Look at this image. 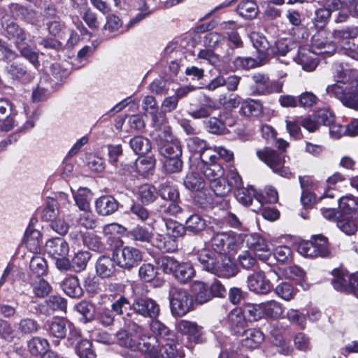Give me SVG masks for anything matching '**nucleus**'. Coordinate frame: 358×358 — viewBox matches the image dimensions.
<instances>
[{"label":"nucleus","instance_id":"nucleus-61","mask_svg":"<svg viewBox=\"0 0 358 358\" xmlns=\"http://www.w3.org/2000/svg\"><path fill=\"white\" fill-rule=\"evenodd\" d=\"M47 308L54 312H64L67 310V299L59 294H52L45 301Z\"/></svg>","mask_w":358,"mask_h":358},{"label":"nucleus","instance_id":"nucleus-8","mask_svg":"<svg viewBox=\"0 0 358 358\" xmlns=\"http://www.w3.org/2000/svg\"><path fill=\"white\" fill-rule=\"evenodd\" d=\"M176 329L178 332L185 337V346L189 349H194L196 345L202 344L206 341L203 327L196 322L181 320L177 322Z\"/></svg>","mask_w":358,"mask_h":358},{"label":"nucleus","instance_id":"nucleus-20","mask_svg":"<svg viewBox=\"0 0 358 358\" xmlns=\"http://www.w3.org/2000/svg\"><path fill=\"white\" fill-rule=\"evenodd\" d=\"M248 287L251 292L258 294H267L271 290L272 284L263 271H255L248 277Z\"/></svg>","mask_w":358,"mask_h":358},{"label":"nucleus","instance_id":"nucleus-22","mask_svg":"<svg viewBox=\"0 0 358 358\" xmlns=\"http://www.w3.org/2000/svg\"><path fill=\"white\" fill-rule=\"evenodd\" d=\"M250 39L257 51V58L264 64L268 63L270 59L269 53L271 44L266 36L259 32H252Z\"/></svg>","mask_w":358,"mask_h":358},{"label":"nucleus","instance_id":"nucleus-39","mask_svg":"<svg viewBox=\"0 0 358 358\" xmlns=\"http://www.w3.org/2000/svg\"><path fill=\"white\" fill-rule=\"evenodd\" d=\"M152 245L163 253L173 252L178 250V240L166 234H157Z\"/></svg>","mask_w":358,"mask_h":358},{"label":"nucleus","instance_id":"nucleus-7","mask_svg":"<svg viewBox=\"0 0 358 358\" xmlns=\"http://www.w3.org/2000/svg\"><path fill=\"white\" fill-rule=\"evenodd\" d=\"M161 267L165 273L172 274L181 283H186L195 275V270L189 262H179L171 257L161 259Z\"/></svg>","mask_w":358,"mask_h":358},{"label":"nucleus","instance_id":"nucleus-36","mask_svg":"<svg viewBox=\"0 0 358 358\" xmlns=\"http://www.w3.org/2000/svg\"><path fill=\"white\" fill-rule=\"evenodd\" d=\"M193 203L199 209L209 210L214 208V198L208 188H203L194 193Z\"/></svg>","mask_w":358,"mask_h":358},{"label":"nucleus","instance_id":"nucleus-51","mask_svg":"<svg viewBox=\"0 0 358 358\" xmlns=\"http://www.w3.org/2000/svg\"><path fill=\"white\" fill-rule=\"evenodd\" d=\"M238 308L241 310L247 322L257 321L264 315L263 310L259 304L246 303Z\"/></svg>","mask_w":358,"mask_h":358},{"label":"nucleus","instance_id":"nucleus-62","mask_svg":"<svg viewBox=\"0 0 358 358\" xmlns=\"http://www.w3.org/2000/svg\"><path fill=\"white\" fill-rule=\"evenodd\" d=\"M92 255L88 251H78L71 259L72 270L76 273L84 271Z\"/></svg>","mask_w":358,"mask_h":358},{"label":"nucleus","instance_id":"nucleus-60","mask_svg":"<svg viewBox=\"0 0 358 358\" xmlns=\"http://www.w3.org/2000/svg\"><path fill=\"white\" fill-rule=\"evenodd\" d=\"M75 310L82 315L85 323L94 320L96 310L95 306L86 300L80 301L76 304Z\"/></svg>","mask_w":358,"mask_h":358},{"label":"nucleus","instance_id":"nucleus-21","mask_svg":"<svg viewBox=\"0 0 358 358\" xmlns=\"http://www.w3.org/2000/svg\"><path fill=\"white\" fill-rule=\"evenodd\" d=\"M117 262L108 255H101L95 263L96 274L101 279H110L116 277Z\"/></svg>","mask_w":358,"mask_h":358},{"label":"nucleus","instance_id":"nucleus-31","mask_svg":"<svg viewBox=\"0 0 358 358\" xmlns=\"http://www.w3.org/2000/svg\"><path fill=\"white\" fill-rule=\"evenodd\" d=\"M45 252L52 259L68 255L69 252V243L62 238H52L49 239L45 245Z\"/></svg>","mask_w":358,"mask_h":358},{"label":"nucleus","instance_id":"nucleus-53","mask_svg":"<svg viewBox=\"0 0 358 358\" xmlns=\"http://www.w3.org/2000/svg\"><path fill=\"white\" fill-rule=\"evenodd\" d=\"M233 71L249 70L264 65L259 59L251 57H236L233 61Z\"/></svg>","mask_w":358,"mask_h":358},{"label":"nucleus","instance_id":"nucleus-12","mask_svg":"<svg viewBox=\"0 0 358 358\" xmlns=\"http://www.w3.org/2000/svg\"><path fill=\"white\" fill-rule=\"evenodd\" d=\"M311 48L317 54L330 57L335 54L337 46L334 44L332 34L326 29L317 31L311 38Z\"/></svg>","mask_w":358,"mask_h":358},{"label":"nucleus","instance_id":"nucleus-13","mask_svg":"<svg viewBox=\"0 0 358 358\" xmlns=\"http://www.w3.org/2000/svg\"><path fill=\"white\" fill-rule=\"evenodd\" d=\"M1 35L14 45L22 44L24 41H30L31 35L24 27L16 21L7 19L1 23Z\"/></svg>","mask_w":358,"mask_h":358},{"label":"nucleus","instance_id":"nucleus-58","mask_svg":"<svg viewBox=\"0 0 358 358\" xmlns=\"http://www.w3.org/2000/svg\"><path fill=\"white\" fill-rule=\"evenodd\" d=\"M274 292L285 301H290L294 298L297 289L292 282L282 281L275 287Z\"/></svg>","mask_w":358,"mask_h":358},{"label":"nucleus","instance_id":"nucleus-32","mask_svg":"<svg viewBox=\"0 0 358 358\" xmlns=\"http://www.w3.org/2000/svg\"><path fill=\"white\" fill-rule=\"evenodd\" d=\"M198 169L210 182L223 178L224 174V169L219 161L198 164Z\"/></svg>","mask_w":358,"mask_h":358},{"label":"nucleus","instance_id":"nucleus-54","mask_svg":"<svg viewBox=\"0 0 358 358\" xmlns=\"http://www.w3.org/2000/svg\"><path fill=\"white\" fill-rule=\"evenodd\" d=\"M271 342L279 348V352L284 355H290L293 352V348L289 342L285 339L282 334L277 329H274L271 331Z\"/></svg>","mask_w":358,"mask_h":358},{"label":"nucleus","instance_id":"nucleus-23","mask_svg":"<svg viewBox=\"0 0 358 358\" xmlns=\"http://www.w3.org/2000/svg\"><path fill=\"white\" fill-rule=\"evenodd\" d=\"M69 322L64 317H55L45 324L48 334L58 339L57 341H54L55 346L59 344V340L66 338Z\"/></svg>","mask_w":358,"mask_h":358},{"label":"nucleus","instance_id":"nucleus-64","mask_svg":"<svg viewBox=\"0 0 358 358\" xmlns=\"http://www.w3.org/2000/svg\"><path fill=\"white\" fill-rule=\"evenodd\" d=\"M79 358H96V352L92 342L86 338L74 350Z\"/></svg>","mask_w":358,"mask_h":358},{"label":"nucleus","instance_id":"nucleus-43","mask_svg":"<svg viewBox=\"0 0 358 358\" xmlns=\"http://www.w3.org/2000/svg\"><path fill=\"white\" fill-rule=\"evenodd\" d=\"M184 226L189 234L198 235L205 229L206 222L201 215L193 213L187 218Z\"/></svg>","mask_w":358,"mask_h":358},{"label":"nucleus","instance_id":"nucleus-16","mask_svg":"<svg viewBox=\"0 0 358 358\" xmlns=\"http://www.w3.org/2000/svg\"><path fill=\"white\" fill-rule=\"evenodd\" d=\"M247 247L254 252L259 260L266 262L271 255V250L268 242L262 236L257 233H253L245 236Z\"/></svg>","mask_w":358,"mask_h":358},{"label":"nucleus","instance_id":"nucleus-15","mask_svg":"<svg viewBox=\"0 0 358 358\" xmlns=\"http://www.w3.org/2000/svg\"><path fill=\"white\" fill-rule=\"evenodd\" d=\"M235 120L229 112L220 113L217 117H210L204 121L206 130L213 134L223 135L229 132L227 127H232Z\"/></svg>","mask_w":358,"mask_h":358},{"label":"nucleus","instance_id":"nucleus-5","mask_svg":"<svg viewBox=\"0 0 358 358\" xmlns=\"http://www.w3.org/2000/svg\"><path fill=\"white\" fill-rule=\"evenodd\" d=\"M169 299L171 313L174 317H183L194 310L193 296L185 289L172 287Z\"/></svg>","mask_w":358,"mask_h":358},{"label":"nucleus","instance_id":"nucleus-41","mask_svg":"<svg viewBox=\"0 0 358 358\" xmlns=\"http://www.w3.org/2000/svg\"><path fill=\"white\" fill-rule=\"evenodd\" d=\"M236 12L245 20H253L258 15L259 6L255 0H242L236 7Z\"/></svg>","mask_w":358,"mask_h":358},{"label":"nucleus","instance_id":"nucleus-49","mask_svg":"<svg viewBox=\"0 0 358 358\" xmlns=\"http://www.w3.org/2000/svg\"><path fill=\"white\" fill-rule=\"evenodd\" d=\"M8 8L10 15L15 19L28 20L33 17L35 14L34 10L18 3H10L8 6Z\"/></svg>","mask_w":358,"mask_h":358},{"label":"nucleus","instance_id":"nucleus-34","mask_svg":"<svg viewBox=\"0 0 358 358\" xmlns=\"http://www.w3.org/2000/svg\"><path fill=\"white\" fill-rule=\"evenodd\" d=\"M30 271L26 274L22 273L23 279L33 277H42L48 273V264L45 259L40 255H34L29 263Z\"/></svg>","mask_w":358,"mask_h":358},{"label":"nucleus","instance_id":"nucleus-14","mask_svg":"<svg viewBox=\"0 0 358 358\" xmlns=\"http://www.w3.org/2000/svg\"><path fill=\"white\" fill-rule=\"evenodd\" d=\"M131 310L137 315L152 320L157 319L160 313L159 305L155 300L143 296L134 298L131 305Z\"/></svg>","mask_w":358,"mask_h":358},{"label":"nucleus","instance_id":"nucleus-10","mask_svg":"<svg viewBox=\"0 0 358 358\" xmlns=\"http://www.w3.org/2000/svg\"><path fill=\"white\" fill-rule=\"evenodd\" d=\"M252 84L250 86L251 94L253 96L268 95L272 93L282 92V84L273 81L268 74L255 73L251 77Z\"/></svg>","mask_w":358,"mask_h":358},{"label":"nucleus","instance_id":"nucleus-48","mask_svg":"<svg viewBox=\"0 0 358 358\" xmlns=\"http://www.w3.org/2000/svg\"><path fill=\"white\" fill-rule=\"evenodd\" d=\"M27 348L32 356H42L48 350L49 343L45 338L35 336L28 341Z\"/></svg>","mask_w":358,"mask_h":358},{"label":"nucleus","instance_id":"nucleus-26","mask_svg":"<svg viewBox=\"0 0 358 358\" xmlns=\"http://www.w3.org/2000/svg\"><path fill=\"white\" fill-rule=\"evenodd\" d=\"M117 344L122 348L136 352L139 349L143 336L131 334L129 331L121 329L115 334Z\"/></svg>","mask_w":358,"mask_h":358},{"label":"nucleus","instance_id":"nucleus-4","mask_svg":"<svg viewBox=\"0 0 358 358\" xmlns=\"http://www.w3.org/2000/svg\"><path fill=\"white\" fill-rule=\"evenodd\" d=\"M256 155L257 158L268 166L273 173L287 178L292 176L289 168L285 166V154L265 146L262 149H257Z\"/></svg>","mask_w":358,"mask_h":358},{"label":"nucleus","instance_id":"nucleus-28","mask_svg":"<svg viewBox=\"0 0 358 358\" xmlns=\"http://www.w3.org/2000/svg\"><path fill=\"white\" fill-rule=\"evenodd\" d=\"M318 54L310 48L299 47L297 53L298 63L306 71H314L318 65L319 60L316 57Z\"/></svg>","mask_w":358,"mask_h":358},{"label":"nucleus","instance_id":"nucleus-35","mask_svg":"<svg viewBox=\"0 0 358 358\" xmlns=\"http://www.w3.org/2000/svg\"><path fill=\"white\" fill-rule=\"evenodd\" d=\"M263 111V106L260 101L248 98L243 100L238 114L244 117H257Z\"/></svg>","mask_w":358,"mask_h":358},{"label":"nucleus","instance_id":"nucleus-47","mask_svg":"<svg viewBox=\"0 0 358 358\" xmlns=\"http://www.w3.org/2000/svg\"><path fill=\"white\" fill-rule=\"evenodd\" d=\"M116 314L113 309L106 306H99L96 309L94 320L105 327H109L114 324Z\"/></svg>","mask_w":358,"mask_h":358},{"label":"nucleus","instance_id":"nucleus-59","mask_svg":"<svg viewBox=\"0 0 358 358\" xmlns=\"http://www.w3.org/2000/svg\"><path fill=\"white\" fill-rule=\"evenodd\" d=\"M82 236L83 245L90 250L101 252L105 250V245L101 238L96 234L92 232H86Z\"/></svg>","mask_w":358,"mask_h":358},{"label":"nucleus","instance_id":"nucleus-37","mask_svg":"<svg viewBox=\"0 0 358 358\" xmlns=\"http://www.w3.org/2000/svg\"><path fill=\"white\" fill-rule=\"evenodd\" d=\"M192 292L194 304L202 305L212 299L208 285L203 282L195 281L192 285Z\"/></svg>","mask_w":358,"mask_h":358},{"label":"nucleus","instance_id":"nucleus-33","mask_svg":"<svg viewBox=\"0 0 358 358\" xmlns=\"http://www.w3.org/2000/svg\"><path fill=\"white\" fill-rule=\"evenodd\" d=\"M23 281L31 285L34 294L38 298H45L49 296L52 291V287L43 278V276L25 278L23 279Z\"/></svg>","mask_w":358,"mask_h":358},{"label":"nucleus","instance_id":"nucleus-52","mask_svg":"<svg viewBox=\"0 0 358 358\" xmlns=\"http://www.w3.org/2000/svg\"><path fill=\"white\" fill-rule=\"evenodd\" d=\"M129 145L134 152L141 156L148 153L152 149L150 141L142 136H136L131 138Z\"/></svg>","mask_w":358,"mask_h":358},{"label":"nucleus","instance_id":"nucleus-46","mask_svg":"<svg viewBox=\"0 0 358 358\" xmlns=\"http://www.w3.org/2000/svg\"><path fill=\"white\" fill-rule=\"evenodd\" d=\"M69 333H66L65 345L69 348H73L74 350L86 338L82 334L81 330L76 327L72 322L68 324Z\"/></svg>","mask_w":358,"mask_h":358},{"label":"nucleus","instance_id":"nucleus-24","mask_svg":"<svg viewBox=\"0 0 358 358\" xmlns=\"http://www.w3.org/2000/svg\"><path fill=\"white\" fill-rule=\"evenodd\" d=\"M225 324L234 335H241L245 332L247 320L241 310L236 307L227 315Z\"/></svg>","mask_w":358,"mask_h":358},{"label":"nucleus","instance_id":"nucleus-45","mask_svg":"<svg viewBox=\"0 0 358 358\" xmlns=\"http://www.w3.org/2000/svg\"><path fill=\"white\" fill-rule=\"evenodd\" d=\"M338 214L340 217H352L356 210L358 211V203L350 196H343L338 200Z\"/></svg>","mask_w":358,"mask_h":358},{"label":"nucleus","instance_id":"nucleus-40","mask_svg":"<svg viewBox=\"0 0 358 358\" xmlns=\"http://www.w3.org/2000/svg\"><path fill=\"white\" fill-rule=\"evenodd\" d=\"M137 198L144 205L151 204L158 198V189L152 184H143L138 188Z\"/></svg>","mask_w":358,"mask_h":358},{"label":"nucleus","instance_id":"nucleus-6","mask_svg":"<svg viewBox=\"0 0 358 358\" xmlns=\"http://www.w3.org/2000/svg\"><path fill=\"white\" fill-rule=\"evenodd\" d=\"M298 252L303 256L327 258L331 256V249L328 238L317 234L312 236L310 241H301L297 246Z\"/></svg>","mask_w":358,"mask_h":358},{"label":"nucleus","instance_id":"nucleus-63","mask_svg":"<svg viewBox=\"0 0 358 358\" xmlns=\"http://www.w3.org/2000/svg\"><path fill=\"white\" fill-rule=\"evenodd\" d=\"M313 116L316 119L319 126L331 127L335 122V115L333 110L329 108H322L316 110Z\"/></svg>","mask_w":358,"mask_h":358},{"label":"nucleus","instance_id":"nucleus-17","mask_svg":"<svg viewBox=\"0 0 358 358\" xmlns=\"http://www.w3.org/2000/svg\"><path fill=\"white\" fill-rule=\"evenodd\" d=\"M17 113L13 110V104L7 99H0V129L8 131L18 125Z\"/></svg>","mask_w":358,"mask_h":358},{"label":"nucleus","instance_id":"nucleus-55","mask_svg":"<svg viewBox=\"0 0 358 358\" xmlns=\"http://www.w3.org/2000/svg\"><path fill=\"white\" fill-rule=\"evenodd\" d=\"M183 184L188 190L195 192L205 187L204 179L199 173L194 171L186 175Z\"/></svg>","mask_w":358,"mask_h":358},{"label":"nucleus","instance_id":"nucleus-30","mask_svg":"<svg viewBox=\"0 0 358 358\" xmlns=\"http://www.w3.org/2000/svg\"><path fill=\"white\" fill-rule=\"evenodd\" d=\"M6 71L12 80L22 83H29L34 78L27 66L22 63L13 62L6 67Z\"/></svg>","mask_w":358,"mask_h":358},{"label":"nucleus","instance_id":"nucleus-57","mask_svg":"<svg viewBox=\"0 0 358 358\" xmlns=\"http://www.w3.org/2000/svg\"><path fill=\"white\" fill-rule=\"evenodd\" d=\"M245 333H246V338L243 345L248 348L255 349L264 341V334L259 329H250L245 330Z\"/></svg>","mask_w":358,"mask_h":358},{"label":"nucleus","instance_id":"nucleus-56","mask_svg":"<svg viewBox=\"0 0 358 358\" xmlns=\"http://www.w3.org/2000/svg\"><path fill=\"white\" fill-rule=\"evenodd\" d=\"M31 42V39L30 41H24L22 44L17 45L15 47L20 52V54L22 57L27 59L34 66L37 67L39 66L38 55L30 45L29 43Z\"/></svg>","mask_w":358,"mask_h":358},{"label":"nucleus","instance_id":"nucleus-29","mask_svg":"<svg viewBox=\"0 0 358 358\" xmlns=\"http://www.w3.org/2000/svg\"><path fill=\"white\" fill-rule=\"evenodd\" d=\"M136 352H140L145 358H160L161 350L156 337L143 336Z\"/></svg>","mask_w":358,"mask_h":358},{"label":"nucleus","instance_id":"nucleus-9","mask_svg":"<svg viewBox=\"0 0 358 358\" xmlns=\"http://www.w3.org/2000/svg\"><path fill=\"white\" fill-rule=\"evenodd\" d=\"M333 287L341 292L353 294L358 299V273L349 274L342 268H334L331 271Z\"/></svg>","mask_w":358,"mask_h":358},{"label":"nucleus","instance_id":"nucleus-42","mask_svg":"<svg viewBox=\"0 0 358 358\" xmlns=\"http://www.w3.org/2000/svg\"><path fill=\"white\" fill-rule=\"evenodd\" d=\"M156 166V159L153 155L139 157L135 163L136 172L143 178L152 175Z\"/></svg>","mask_w":358,"mask_h":358},{"label":"nucleus","instance_id":"nucleus-3","mask_svg":"<svg viewBox=\"0 0 358 358\" xmlns=\"http://www.w3.org/2000/svg\"><path fill=\"white\" fill-rule=\"evenodd\" d=\"M353 0H321L318 1L320 7L315 10L313 19L316 27L324 28L329 22L331 14L338 11L335 22L342 23L349 19V9Z\"/></svg>","mask_w":358,"mask_h":358},{"label":"nucleus","instance_id":"nucleus-19","mask_svg":"<svg viewBox=\"0 0 358 358\" xmlns=\"http://www.w3.org/2000/svg\"><path fill=\"white\" fill-rule=\"evenodd\" d=\"M164 137L167 139L162 141L159 145V152L163 157L182 156V149L180 141L175 138L169 127L164 130Z\"/></svg>","mask_w":358,"mask_h":358},{"label":"nucleus","instance_id":"nucleus-2","mask_svg":"<svg viewBox=\"0 0 358 358\" xmlns=\"http://www.w3.org/2000/svg\"><path fill=\"white\" fill-rule=\"evenodd\" d=\"M196 259L203 270L218 277L229 278L238 272L236 264L229 256L219 255L209 248L199 250Z\"/></svg>","mask_w":358,"mask_h":358},{"label":"nucleus","instance_id":"nucleus-18","mask_svg":"<svg viewBox=\"0 0 358 358\" xmlns=\"http://www.w3.org/2000/svg\"><path fill=\"white\" fill-rule=\"evenodd\" d=\"M142 260V252L132 246H124L117 257V265L125 270L131 271L137 266Z\"/></svg>","mask_w":358,"mask_h":358},{"label":"nucleus","instance_id":"nucleus-38","mask_svg":"<svg viewBox=\"0 0 358 358\" xmlns=\"http://www.w3.org/2000/svg\"><path fill=\"white\" fill-rule=\"evenodd\" d=\"M142 108L145 113L150 115L152 123L155 126H159L162 124L160 118L164 117L159 112V108L155 96L148 95L143 100Z\"/></svg>","mask_w":358,"mask_h":358},{"label":"nucleus","instance_id":"nucleus-25","mask_svg":"<svg viewBox=\"0 0 358 358\" xmlns=\"http://www.w3.org/2000/svg\"><path fill=\"white\" fill-rule=\"evenodd\" d=\"M59 287L66 296L71 299H78L84 295V289L77 275H67L59 282Z\"/></svg>","mask_w":358,"mask_h":358},{"label":"nucleus","instance_id":"nucleus-44","mask_svg":"<svg viewBox=\"0 0 358 358\" xmlns=\"http://www.w3.org/2000/svg\"><path fill=\"white\" fill-rule=\"evenodd\" d=\"M169 202L180 201V192L176 186L169 182L161 183L158 187V196Z\"/></svg>","mask_w":358,"mask_h":358},{"label":"nucleus","instance_id":"nucleus-27","mask_svg":"<svg viewBox=\"0 0 358 358\" xmlns=\"http://www.w3.org/2000/svg\"><path fill=\"white\" fill-rule=\"evenodd\" d=\"M120 207V203L112 195H102L95 201V210L101 216H108L115 213Z\"/></svg>","mask_w":358,"mask_h":358},{"label":"nucleus","instance_id":"nucleus-11","mask_svg":"<svg viewBox=\"0 0 358 358\" xmlns=\"http://www.w3.org/2000/svg\"><path fill=\"white\" fill-rule=\"evenodd\" d=\"M210 242L212 250L222 255H227L231 252H235L240 247L234 232L217 233L211 238Z\"/></svg>","mask_w":358,"mask_h":358},{"label":"nucleus","instance_id":"nucleus-50","mask_svg":"<svg viewBox=\"0 0 358 358\" xmlns=\"http://www.w3.org/2000/svg\"><path fill=\"white\" fill-rule=\"evenodd\" d=\"M170 338L165 340L166 343L164 345V352L167 358H183L185 357V352L182 349L176 334L173 338Z\"/></svg>","mask_w":358,"mask_h":358},{"label":"nucleus","instance_id":"nucleus-1","mask_svg":"<svg viewBox=\"0 0 358 358\" xmlns=\"http://www.w3.org/2000/svg\"><path fill=\"white\" fill-rule=\"evenodd\" d=\"M355 73L356 69L345 70L339 66L334 74L336 83L329 85L326 92L330 96L338 99L344 106L358 110V92L352 84L355 79Z\"/></svg>","mask_w":358,"mask_h":358}]
</instances>
